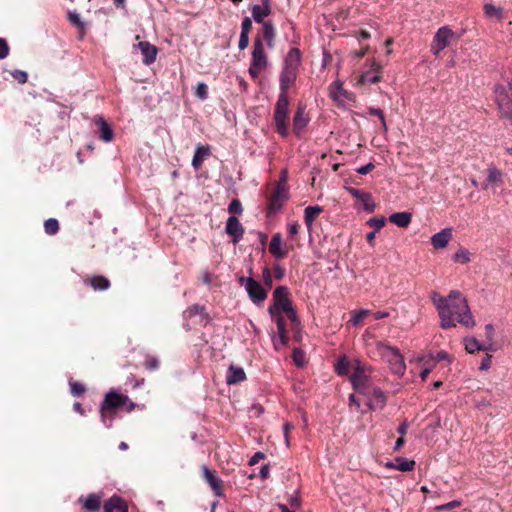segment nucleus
<instances>
[{"mask_svg":"<svg viewBox=\"0 0 512 512\" xmlns=\"http://www.w3.org/2000/svg\"><path fill=\"white\" fill-rule=\"evenodd\" d=\"M447 309L446 315L449 319V325H445L444 316L440 317V325L443 329H448L455 326V321L462 324L467 328L475 326V320L469 309L467 300L461 296L458 291H452L449 294V300L445 305Z\"/></svg>","mask_w":512,"mask_h":512,"instance_id":"obj_1","label":"nucleus"},{"mask_svg":"<svg viewBox=\"0 0 512 512\" xmlns=\"http://www.w3.org/2000/svg\"><path fill=\"white\" fill-rule=\"evenodd\" d=\"M300 63V50L298 48H291L285 57L284 66L280 74V92L287 93L288 89L294 85L297 79Z\"/></svg>","mask_w":512,"mask_h":512,"instance_id":"obj_2","label":"nucleus"},{"mask_svg":"<svg viewBox=\"0 0 512 512\" xmlns=\"http://www.w3.org/2000/svg\"><path fill=\"white\" fill-rule=\"evenodd\" d=\"M352 369L350 382L353 389L364 396H369L370 389L373 386L371 380L372 367L362 363L359 359H355L352 362Z\"/></svg>","mask_w":512,"mask_h":512,"instance_id":"obj_3","label":"nucleus"},{"mask_svg":"<svg viewBox=\"0 0 512 512\" xmlns=\"http://www.w3.org/2000/svg\"><path fill=\"white\" fill-rule=\"evenodd\" d=\"M378 354L388 363L391 371L398 377H402L406 371V364L399 349L383 342H377Z\"/></svg>","mask_w":512,"mask_h":512,"instance_id":"obj_4","label":"nucleus"},{"mask_svg":"<svg viewBox=\"0 0 512 512\" xmlns=\"http://www.w3.org/2000/svg\"><path fill=\"white\" fill-rule=\"evenodd\" d=\"M289 99L287 93L280 92L275 106L274 120L276 129L282 136L288 135L287 116H288Z\"/></svg>","mask_w":512,"mask_h":512,"instance_id":"obj_5","label":"nucleus"},{"mask_svg":"<svg viewBox=\"0 0 512 512\" xmlns=\"http://www.w3.org/2000/svg\"><path fill=\"white\" fill-rule=\"evenodd\" d=\"M289 291L286 286H278L273 292L274 304L269 307L268 312L271 316L274 314H287L290 309L293 308L292 302L290 301Z\"/></svg>","mask_w":512,"mask_h":512,"instance_id":"obj_6","label":"nucleus"},{"mask_svg":"<svg viewBox=\"0 0 512 512\" xmlns=\"http://www.w3.org/2000/svg\"><path fill=\"white\" fill-rule=\"evenodd\" d=\"M239 283L245 288L250 300L255 304H262L267 298V291L252 277L241 276Z\"/></svg>","mask_w":512,"mask_h":512,"instance_id":"obj_7","label":"nucleus"},{"mask_svg":"<svg viewBox=\"0 0 512 512\" xmlns=\"http://www.w3.org/2000/svg\"><path fill=\"white\" fill-rule=\"evenodd\" d=\"M457 36L448 26L440 27L433 38L431 44V52L437 56L442 50H444L452 40L457 39Z\"/></svg>","mask_w":512,"mask_h":512,"instance_id":"obj_8","label":"nucleus"},{"mask_svg":"<svg viewBox=\"0 0 512 512\" xmlns=\"http://www.w3.org/2000/svg\"><path fill=\"white\" fill-rule=\"evenodd\" d=\"M101 406L117 411V409L127 406L128 411H132L135 407V404L130 401L128 396L117 393L115 391H110L106 394L104 400L101 403Z\"/></svg>","mask_w":512,"mask_h":512,"instance_id":"obj_9","label":"nucleus"},{"mask_svg":"<svg viewBox=\"0 0 512 512\" xmlns=\"http://www.w3.org/2000/svg\"><path fill=\"white\" fill-rule=\"evenodd\" d=\"M381 65L375 60H369L366 63V69L362 72L360 82L362 84H374L381 80L380 75Z\"/></svg>","mask_w":512,"mask_h":512,"instance_id":"obj_10","label":"nucleus"},{"mask_svg":"<svg viewBox=\"0 0 512 512\" xmlns=\"http://www.w3.org/2000/svg\"><path fill=\"white\" fill-rule=\"evenodd\" d=\"M367 398V405L372 410H378L384 408L386 405V395L383 390L379 387L372 386L370 389L369 396H365Z\"/></svg>","mask_w":512,"mask_h":512,"instance_id":"obj_11","label":"nucleus"},{"mask_svg":"<svg viewBox=\"0 0 512 512\" xmlns=\"http://www.w3.org/2000/svg\"><path fill=\"white\" fill-rule=\"evenodd\" d=\"M252 65L264 70L268 65L267 56L261 39H256L253 44Z\"/></svg>","mask_w":512,"mask_h":512,"instance_id":"obj_12","label":"nucleus"},{"mask_svg":"<svg viewBox=\"0 0 512 512\" xmlns=\"http://www.w3.org/2000/svg\"><path fill=\"white\" fill-rule=\"evenodd\" d=\"M346 189L354 198L362 203L363 209L365 211L371 213L375 210L376 204L373 201L370 193L353 187H347Z\"/></svg>","mask_w":512,"mask_h":512,"instance_id":"obj_13","label":"nucleus"},{"mask_svg":"<svg viewBox=\"0 0 512 512\" xmlns=\"http://www.w3.org/2000/svg\"><path fill=\"white\" fill-rule=\"evenodd\" d=\"M225 231L228 235L233 237V243H238L244 234V229L240 221L235 216L228 217L226 221Z\"/></svg>","mask_w":512,"mask_h":512,"instance_id":"obj_14","label":"nucleus"},{"mask_svg":"<svg viewBox=\"0 0 512 512\" xmlns=\"http://www.w3.org/2000/svg\"><path fill=\"white\" fill-rule=\"evenodd\" d=\"M202 471H203V477H204L205 481L209 484L213 493L216 496H222L223 495L222 480L219 477H217L207 466H203Z\"/></svg>","mask_w":512,"mask_h":512,"instance_id":"obj_15","label":"nucleus"},{"mask_svg":"<svg viewBox=\"0 0 512 512\" xmlns=\"http://www.w3.org/2000/svg\"><path fill=\"white\" fill-rule=\"evenodd\" d=\"M138 48L143 55L142 62L145 65H150L155 62L158 50L154 45L147 41H141L138 43Z\"/></svg>","mask_w":512,"mask_h":512,"instance_id":"obj_16","label":"nucleus"},{"mask_svg":"<svg viewBox=\"0 0 512 512\" xmlns=\"http://www.w3.org/2000/svg\"><path fill=\"white\" fill-rule=\"evenodd\" d=\"M105 512H128V505L126 501L118 496L113 495L104 503Z\"/></svg>","mask_w":512,"mask_h":512,"instance_id":"obj_17","label":"nucleus"},{"mask_svg":"<svg viewBox=\"0 0 512 512\" xmlns=\"http://www.w3.org/2000/svg\"><path fill=\"white\" fill-rule=\"evenodd\" d=\"M452 238V229L444 228L431 237V244L435 249L445 248Z\"/></svg>","mask_w":512,"mask_h":512,"instance_id":"obj_18","label":"nucleus"},{"mask_svg":"<svg viewBox=\"0 0 512 512\" xmlns=\"http://www.w3.org/2000/svg\"><path fill=\"white\" fill-rule=\"evenodd\" d=\"M251 13L253 19L257 23H262L264 18L267 17L271 13V7L269 0H262L261 5H253L251 8Z\"/></svg>","mask_w":512,"mask_h":512,"instance_id":"obj_19","label":"nucleus"},{"mask_svg":"<svg viewBox=\"0 0 512 512\" xmlns=\"http://www.w3.org/2000/svg\"><path fill=\"white\" fill-rule=\"evenodd\" d=\"M386 467L392 468L401 472H409L414 470L415 461L409 460L404 457H397L393 461L387 462Z\"/></svg>","mask_w":512,"mask_h":512,"instance_id":"obj_20","label":"nucleus"},{"mask_svg":"<svg viewBox=\"0 0 512 512\" xmlns=\"http://www.w3.org/2000/svg\"><path fill=\"white\" fill-rule=\"evenodd\" d=\"M269 251L270 253L276 257V258H284L288 251L287 249L282 245V238L280 234L273 235L270 245H269Z\"/></svg>","mask_w":512,"mask_h":512,"instance_id":"obj_21","label":"nucleus"},{"mask_svg":"<svg viewBox=\"0 0 512 512\" xmlns=\"http://www.w3.org/2000/svg\"><path fill=\"white\" fill-rule=\"evenodd\" d=\"M464 345L468 353H475L477 351H494L493 343L482 345L475 337H466L464 339Z\"/></svg>","mask_w":512,"mask_h":512,"instance_id":"obj_22","label":"nucleus"},{"mask_svg":"<svg viewBox=\"0 0 512 512\" xmlns=\"http://www.w3.org/2000/svg\"><path fill=\"white\" fill-rule=\"evenodd\" d=\"M83 283L91 286L95 291H104L110 287V281L104 276L86 277Z\"/></svg>","mask_w":512,"mask_h":512,"instance_id":"obj_23","label":"nucleus"},{"mask_svg":"<svg viewBox=\"0 0 512 512\" xmlns=\"http://www.w3.org/2000/svg\"><path fill=\"white\" fill-rule=\"evenodd\" d=\"M502 182H503V173H502V171L499 170L495 166L488 167V169H487V178H486L485 184L483 185V189L486 190L489 187H491L493 185H496V184H501Z\"/></svg>","mask_w":512,"mask_h":512,"instance_id":"obj_24","label":"nucleus"},{"mask_svg":"<svg viewBox=\"0 0 512 512\" xmlns=\"http://www.w3.org/2000/svg\"><path fill=\"white\" fill-rule=\"evenodd\" d=\"M417 361L424 366V369L420 373V377L425 381L435 366L434 355L430 353L428 355L419 356L417 357Z\"/></svg>","mask_w":512,"mask_h":512,"instance_id":"obj_25","label":"nucleus"},{"mask_svg":"<svg viewBox=\"0 0 512 512\" xmlns=\"http://www.w3.org/2000/svg\"><path fill=\"white\" fill-rule=\"evenodd\" d=\"M287 197V190L285 185L278 184L275 192L273 193L272 199L269 204V209L277 210L281 206V202Z\"/></svg>","mask_w":512,"mask_h":512,"instance_id":"obj_26","label":"nucleus"},{"mask_svg":"<svg viewBox=\"0 0 512 512\" xmlns=\"http://www.w3.org/2000/svg\"><path fill=\"white\" fill-rule=\"evenodd\" d=\"M211 151H210V148L209 146H205V145H198L196 147V150L194 152V156H193V159H192V166L195 170H198L202 163H203V160L208 157L210 155Z\"/></svg>","mask_w":512,"mask_h":512,"instance_id":"obj_27","label":"nucleus"},{"mask_svg":"<svg viewBox=\"0 0 512 512\" xmlns=\"http://www.w3.org/2000/svg\"><path fill=\"white\" fill-rule=\"evenodd\" d=\"M245 377L246 375L243 368L232 365L227 371L226 382L229 385H233L243 381Z\"/></svg>","mask_w":512,"mask_h":512,"instance_id":"obj_28","label":"nucleus"},{"mask_svg":"<svg viewBox=\"0 0 512 512\" xmlns=\"http://www.w3.org/2000/svg\"><path fill=\"white\" fill-rule=\"evenodd\" d=\"M308 124V119L305 115L304 109L299 107L293 118V129L295 134L299 135Z\"/></svg>","mask_w":512,"mask_h":512,"instance_id":"obj_29","label":"nucleus"},{"mask_svg":"<svg viewBox=\"0 0 512 512\" xmlns=\"http://www.w3.org/2000/svg\"><path fill=\"white\" fill-rule=\"evenodd\" d=\"M323 211L320 206H307L304 210V221L308 231L310 232L313 228V223L316 217Z\"/></svg>","mask_w":512,"mask_h":512,"instance_id":"obj_30","label":"nucleus"},{"mask_svg":"<svg viewBox=\"0 0 512 512\" xmlns=\"http://www.w3.org/2000/svg\"><path fill=\"white\" fill-rule=\"evenodd\" d=\"M412 215L409 212H397L389 216V221L400 228H405L411 223Z\"/></svg>","mask_w":512,"mask_h":512,"instance_id":"obj_31","label":"nucleus"},{"mask_svg":"<svg viewBox=\"0 0 512 512\" xmlns=\"http://www.w3.org/2000/svg\"><path fill=\"white\" fill-rule=\"evenodd\" d=\"M96 123L99 126L100 139L106 143L112 141L114 134H113L112 128L107 123V121L104 118L99 117L97 119Z\"/></svg>","mask_w":512,"mask_h":512,"instance_id":"obj_32","label":"nucleus"},{"mask_svg":"<svg viewBox=\"0 0 512 512\" xmlns=\"http://www.w3.org/2000/svg\"><path fill=\"white\" fill-rule=\"evenodd\" d=\"M448 300H449V296L447 298H443L438 293H434L432 295V301L438 310L439 316H444L446 318V319H444L445 325H449V322H448L449 319H448V316L446 315V313H448V312H447V309L445 308V305L448 302Z\"/></svg>","mask_w":512,"mask_h":512,"instance_id":"obj_33","label":"nucleus"},{"mask_svg":"<svg viewBox=\"0 0 512 512\" xmlns=\"http://www.w3.org/2000/svg\"><path fill=\"white\" fill-rule=\"evenodd\" d=\"M330 94L337 102H343L344 99H350L349 93L342 87L340 82H334L332 84Z\"/></svg>","mask_w":512,"mask_h":512,"instance_id":"obj_34","label":"nucleus"},{"mask_svg":"<svg viewBox=\"0 0 512 512\" xmlns=\"http://www.w3.org/2000/svg\"><path fill=\"white\" fill-rule=\"evenodd\" d=\"M116 413L117 411L100 405L101 422L105 427L110 428L112 426Z\"/></svg>","mask_w":512,"mask_h":512,"instance_id":"obj_35","label":"nucleus"},{"mask_svg":"<svg viewBox=\"0 0 512 512\" xmlns=\"http://www.w3.org/2000/svg\"><path fill=\"white\" fill-rule=\"evenodd\" d=\"M262 36H263L264 41L267 43V45L269 47H272L274 37H275V29L271 22L263 23Z\"/></svg>","mask_w":512,"mask_h":512,"instance_id":"obj_36","label":"nucleus"},{"mask_svg":"<svg viewBox=\"0 0 512 512\" xmlns=\"http://www.w3.org/2000/svg\"><path fill=\"white\" fill-rule=\"evenodd\" d=\"M495 93H496V104H497V108L498 109H500V105L502 103L503 104L507 103V106H512V101L508 97L507 93L505 92L504 87H502V86L496 87L495 88Z\"/></svg>","mask_w":512,"mask_h":512,"instance_id":"obj_37","label":"nucleus"},{"mask_svg":"<svg viewBox=\"0 0 512 512\" xmlns=\"http://www.w3.org/2000/svg\"><path fill=\"white\" fill-rule=\"evenodd\" d=\"M100 503V497L95 494H91L86 498L84 507L90 512H96L99 510Z\"/></svg>","mask_w":512,"mask_h":512,"instance_id":"obj_38","label":"nucleus"},{"mask_svg":"<svg viewBox=\"0 0 512 512\" xmlns=\"http://www.w3.org/2000/svg\"><path fill=\"white\" fill-rule=\"evenodd\" d=\"M274 348L276 350L284 347L288 342L287 332L286 331H277V334L272 339Z\"/></svg>","mask_w":512,"mask_h":512,"instance_id":"obj_39","label":"nucleus"},{"mask_svg":"<svg viewBox=\"0 0 512 512\" xmlns=\"http://www.w3.org/2000/svg\"><path fill=\"white\" fill-rule=\"evenodd\" d=\"M369 314L370 311L368 309L353 311L349 323L353 326H358L362 322V320Z\"/></svg>","mask_w":512,"mask_h":512,"instance_id":"obj_40","label":"nucleus"},{"mask_svg":"<svg viewBox=\"0 0 512 512\" xmlns=\"http://www.w3.org/2000/svg\"><path fill=\"white\" fill-rule=\"evenodd\" d=\"M484 13L488 17L502 18L503 10L501 7H496L490 3L484 5Z\"/></svg>","mask_w":512,"mask_h":512,"instance_id":"obj_41","label":"nucleus"},{"mask_svg":"<svg viewBox=\"0 0 512 512\" xmlns=\"http://www.w3.org/2000/svg\"><path fill=\"white\" fill-rule=\"evenodd\" d=\"M499 118L506 120L512 126V106H507L506 104H501L500 109H498Z\"/></svg>","mask_w":512,"mask_h":512,"instance_id":"obj_42","label":"nucleus"},{"mask_svg":"<svg viewBox=\"0 0 512 512\" xmlns=\"http://www.w3.org/2000/svg\"><path fill=\"white\" fill-rule=\"evenodd\" d=\"M44 229L48 235H54L59 230L58 220L55 218H49L44 222Z\"/></svg>","mask_w":512,"mask_h":512,"instance_id":"obj_43","label":"nucleus"},{"mask_svg":"<svg viewBox=\"0 0 512 512\" xmlns=\"http://www.w3.org/2000/svg\"><path fill=\"white\" fill-rule=\"evenodd\" d=\"M350 362L348 359L344 356L338 360V362L335 365V370L338 373V375H346L348 373Z\"/></svg>","mask_w":512,"mask_h":512,"instance_id":"obj_44","label":"nucleus"},{"mask_svg":"<svg viewBox=\"0 0 512 512\" xmlns=\"http://www.w3.org/2000/svg\"><path fill=\"white\" fill-rule=\"evenodd\" d=\"M204 311H205L204 306H201V305L195 304V305H192L191 307H189V308L184 312V316H185V317H192V316H194V315H203V314H204Z\"/></svg>","mask_w":512,"mask_h":512,"instance_id":"obj_45","label":"nucleus"},{"mask_svg":"<svg viewBox=\"0 0 512 512\" xmlns=\"http://www.w3.org/2000/svg\"><path fill=\"white\" fill-rule=\"evenodd\" d=\"M453 260L456 262L467 263L470 261V253L466 249H460L454 254Z\"/></svg>","mask_w":512,"mask_h":512,"instance_id":"obj_46","label":"nucleus"},{"mask_svg":"<svg viewBox=\"0 0 512 512\" xmlns=\"http://www.w3.org/2000/svg\"><path fill=\"white\" fill-rule=\"evenodd\" d=\"M195 95L198 98H200L202 100H205L208 97V87H207V85L205 83H203V82H199L197 84Z\"/></svg>","mask_w":512,"mask_h":512,"instance_id":"obj_47","label":"nucleus"},{"mask_svg":"<svg viewBox=\"0 0 512 512\" xmlns=\"http://www.w3.org/2000/svg\"><path fill=\"white\" fill-rule=\"evenodd\" d=\"M368 225L373 227L374 231H379L384 225H385V218L384 217H374L368 220Z\"/></svg>","mask_w":512,"mask_h":512,"instance_id":"obj_48","label":"nucleus"},{"mask_svg":"<svg viewBox=\"0 0 512 512\" xmlns=\"http://www.w3.org/2000/svg\"><path fill=\"white\" fill-rule=\"evenodd\" d=\"M368 113L370 115L377 116L379 118V120L381 121L383 129L385 131L387 130L385 116H384V113H383V111L381 109L371 107V108L368 109Z\"/></svg>","mask_w":512,"mask_h":512,"instance_id":"obj_49","label":"nucleus"},{"mask_svg":"<svg viewBox=\"0 0 512 512\" xmlns=\"http://www.w3.org/2000/svg\"><path fill=\"white\" fill-rule=\"evenodd\" d=\"M70 389L72 395L75 397L81 396L85 391L84 385L80 382H70Z\"/></svg>","mask_w":512,"mask_h":512,"instance_id":"obj_50","label":"nucleus"},{"mask_svg":"<svg viewBox=\"0 0 512 512\" xmlns=\"http://www.w3.org/2000/svg\"><path fill=\"white\" fill-rule=\"evenodd\" d=\"M11 75L20 84L27 82L28 74L25 71L15 69L11 72Z\"/></svg>","mask_w":512,"mask_h":512,"instance_id":"obj_51","label":"nucleus"},{"mask_svg":"<svg viewBox=\"0 0 512 512\" xmlns=\"http://www.w3.org/2000/svg\"><path fill=\"white\" fill-rule=\"evenodd\" d=\"M293 361L298 367H302L305 363L304 353L300 349H294L292 353Z\"/></svg>","mask_w":512,"mask_h":512,"instance_id":"obj_52","label":"nucleus"},{"mask_svg":"<svg viewBox=\"0 0 512 512\" xmlns=\"http://www.w3.org/2000/svg\"><path fill=\"white\" fill-rule=\"evenodd\" d=\"M461 504H462L461 501L453 500V501H450L448 503H445V504H442V505H438V506L435 507V509L438 510V511L450 510V509H453V508L460 507Z\"/></svg>","mask_w":512,"mask_h":512,"instance_id":"obj_53","label":"nucleus"},{"mask_svg":"<svg viewBox=\"0 0 512 512\" xmlns=\"http://www.w3.org/2000/svg\"><path fill=\"white\" fill-rule=\"evenodd\" d=\"M228 211L230 213L241 214L243 212V208L240 201L238 199H233L228 206Z\"/></svg>","mask_w":512,"mask_h":512,"instance_id":"obj_54","label":"nucleus"},{"mask_svg":"<svg viewBox=\"0 0 512 512\" xmlns=\"http://www.w3.org/2000/svg\"><path fill=\"white\" fill-rule=\"evenodd\" d=\"M10 48L4 38H0V60L5 59L9 55Z\"/></svg>","mask_w":512,"mask_h":512,"instance_id":"obj_55","label":"nucleus"},{"mask_svg":"<svg viewBox=\"0 0 512 512\" xmlns=\"http://www.w3.org/2000/svg\"><path fill=\"white\" fill-rule=\"evenodd\" d=\"M277 325V331H286L284 318L281 314H274V316H271Z\"/></svg>","mask_w":512,"mask_h":512,"instance_id":"obj_56","label":"nucleus"},{"mask_svg":"<svg viewBox=\"0 0 512 512\" xmlns=\"http://www.w3.org/2000/svg\"><path fill=\"white\" fill-rule=\"evenodd\" d=\"M251 27H252V22H251L250 18H248V17L244 18V20L242 21V24H241V33L240 34L249 35Z\"/></svg>","mask_w":512,"mask_h":512,"instance_id":"obj_57","label":"nucleus"},{"mask_svg":"<svg viewBox=\"0 0 512 512\" xmlns=\"http://www.w3.org/2000/svg\"><path fill=\"white\" fill-rule=\"evenodd\" d=\"M292 429H293V425L288 422L283 425L284 440H285V444L287 447H289V445H290L289 432Z\"/></svg>","mask_w":512,"mask_h":512,"instance_id":"obj_58","label":"nucleus"},{"mask_svg":"<svg viewBox=\"0 0 512 512\" xmlns=\"http://www.w3.org/2000/svg\"><path fill=\"white\" fill-rule=\"evenodd\" d=\"M264 283L267 285L268 288L272 286V275L270 270L266 267L263 269L262 272Z\"/></svg>","mask_w":512,"mask_h":512,"instance_id":"obj_59","label":"nucleus"},{"mask_svg":"<svg viewBox=\"0 0 512 512\" xmlns=\"http://www.w3.org/2000/svg\"><path fill=\"white\" fill-rule=\"evenodd\" d=\"M374 167V164L370 162L364 166L359 167L356 171L361 175H366L369 172H371L374 169Z\"/></svg>","mask_w":512,"mask_h":512,"instance_id":"obj_60","label":"nucleus"},{"mask_svg":"<svg viewBox=\"0 0 512 512\" xmlns=\"http://www.w3.org/2000/svg\"><path fill=\"white\" fill-rule=\"evenodd\" d=\"M265 458V454L263 452H256L249 460V465L253 466L257 464L260 460Z\"/></svg>","mask_w":512,"mask_h":512,"instance_id":"obj_61","label":"nucleus"},{"mask_svg":"<svg viewBox=\"0 0 512 512\" xmlns=\"http://www.w3.org/2000/svg\"><path fill=\"white\" fill-rule=\"evenodd\" d=\"M249 44V35L240 34L238 47L240 50H244Z\"/></svg>","mask_w":512,"mask_h":512,"instance_id":"obj_62","label":"nucleus"},{"mask_svg":"<svg viewBox=\"0 0 512 512\" xmlns=\"http://www.w3.org/2000/svg\"><path fill=\"white\" fill-rule=\"evenodd\" d=\"M261 71H262V69H261V68H258V67H256V66H254V65L250 64L248 72H249V75H250L253 79H257V78L259 77V75H260V72H261Z\"/></svg>","mask_w":512,"mask_h":512,"instance_id":"obj_63","label":"nucleus"},{"mask_svg":"<svg viewBox=\"0 0 512 512\" xmlns=\"http://www.w3.org/2000/svg\"><path fill=\"white\" fill-rule=\"evenodd\" d=\"M159 367V360L157 358H151L146 362V368L149 370H155Z\"/></svg>","mask_w":512,"mask_h":512,"instance_id":"obj_64","label":"nucleus"}]
</instances>
